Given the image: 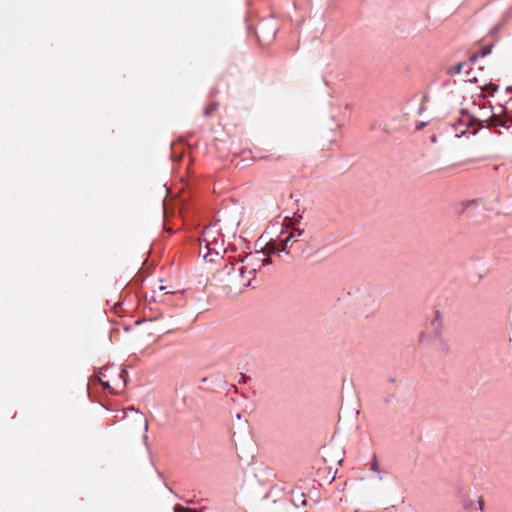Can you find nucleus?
I'll return each mask as SVG.
<instances>
[{
  "instance_id": "f257e3e1",
  "label": "nucleus",
  "mask_w": 512,
  "mask_h": 512,
  "mask_svg": "<svg viewBox=\"0 0 512 512\" xmlns=\"http://www.w3.org/2000/svg\"><path fill=\"white\" fill-rule=\"evenodd\" d=\"M199 245L200 253L209 262L215 261V257L226 252L224 235L216 224L204 228Z\"/></svg>"
},
{
  "instance_id": "f03ea898",
  "label": "nucleus",
  "mask_w": 512,
  "mask_h": 512,
  "mask_svg": "<svg viewBox=\"0 0 512 512\" xmlns=\"http://www.w3.org/2000/svg\"><path fill=\"white\" fill-rule=\"evenodd\" d=\"M263 256V254L261 255L259 252H256L246 255L245 258L241 260L243 265L239 268L241 278L240 290L250 287L256 271L260 270L263 265L271 263V259L268 255L266 258H263Z\"/></svg>"
},
{
  "instance_id": "7ed1b4c3",
  "label": "nucleus",
  "mask_w": 512,
  "mask_h": 512,
  "mask_svg": "<svg viewBox=\"0 0 512 512\" xmlns=\"http://www.w3.org/2000/svg\"><path fill=\"white\" fill-rule=\"evenodd\" d=\"M294 237L295 233L290 232L284 239L280 240L279 242L267 243L265 250H263V255L270 256L271 254L279 253L282 251L289 253V250H287V242H290Z\"/></svg>"
},
{
  "instance_id": "20e7f679",
  "label": "nucleus",
  "mask_w": 512,
  "mask_h": 512,
  "mask_svg": "<svg viewBox=\"0 0 512 512\" xmlns=\"http://www.w3.org/2000/svg\"><path fill=\"white\" fill-rule=\"evenodd\" d=\"M432 325L434 327V335L433 336H431L427 333H423L421 335L420 340L424 344H434L436 342H440V343L443 342L442 337H441L442 323H441L440 319L438 318V316L436 317L435 320H433Z\"/></svg>"
},
{
  "instance_id": "39448f33",
  "label": "nucleus",
  "mask_w": 512,
  "mask_h": 512,
  "mask_svg": "<svg viewBox=\"0 0 512 512\" xmlns=\"http://www.w3.org/2000/svg\"><path fill=\"white\" fill-rule=\"evenodd\" d=\"M464 66H465L464 62H459V63L451 66L447 70V74H449V75H458V74H460L462 72Z\"/></svg>"
},
{
  "instance_id": "423d86ee",
  "label": "nucleus",
  "mask_w": 512,
  "mask_h": 512,
  "mask_svg": "<svg viewBox=\"0 0 512 512\" xmlns=\"http://www.w3.org/2000/svg\"><path fill=\"white\" fill-rule=\"evenodd\" d=\"M218 109V103H210L203 111L205 116H211Z\"/></svg>"
},
{
  "instance_id": "0eeeda50",
  "label": "nucleus",
  "mask_w": 512,
  "mask_h": 512,
  "mask_svg": "<svg viewBox=\"0 0 512 512\" xmlns=\"http://www.w3.org/2000/svg\"><path fill=\"white\" fill-rule=\"evenodd\" d=\"M370 470L373 472H380V466L379 462L377 460V457L374 455L371 462H370Z\"/></svg>"
},
{
  "instance_id": "6e6552de",
  "label": "nucleus",
  "mask_w": 512,
  "mask_h": 512,
  "mask_svg": "<svg viewBox=\"0 0 512 512\" xmlns=\"http://www.w3.org/2000/svg\"><path fill=\"white\" fill-rule=\"evenodd\" d=\"M466 77H467V79H466L467 82H470V83H477L478 82V79L474 75H472L471 71H467Z\"/></svg>"
},
{
  "instance_id": "1a4fd4ad",
  "label": "nucleus",
  "mask_w": 512,
  "mask_h": 512,
  "mask_svg": "<svg viewBox=\"0 0 512 512\" xmlns=\"http://www.w3.org/2000/svg\"><path fill=\"white\" fill-rule=\"evenodd\" d=\"M498 118L497 116L493 115L490 119H489V123H488V126H497L498 125Z\"/></svg>"
},
{
  "instance_id": "9d476101",
  "label": "nucleus",
  "mask_w": 512,
  "mask_h": 512,
  "mask_svg": "<svg viewBox=\"0 0 512 512\" xmlns=\"http://www.w3.org/2000/svg\"><path fill=\"white\" fill-rule=\"evenodd\" d=\"M490 53H491V47H483L480 55L482 57H485V56L489 55Z\"/></svg>"
},
{
  "instance_id": "9b49d317",
  "label": "nucleus",
  "mask_w": 512,
  "mask_h": 512,
  "mask_svg": "<svg viewBox=\"0 0 512 512\" xmlns=\"http://www.w3.org/2000/svg\"><path fill=\"white\" fill-rule=\"evenodd\" d=\"M174 512H190V509L177 505L174 508Z\"/></svg>"
},
{
  "instance_id": "f8f14e48",
  "label": "nucleus",
  "mask_w": 512,
  "mask_h": 512,
  "mask_svg": "<svg viewBox=\"0 0 512 512\" xmlns=\"http://www.w3.org/2000/svg\"><path fill=\"white\" fill-rule=\"evenodd\" d=\"M479 55H480L479 53H474V54H472V55L469 57V61H470L471 63H475V62L477 61V59H478Z\"/></svg>"
},
{
  "instance_id": "ddd939ff",
  "label": "nucleus",
  "mask_w": 512,
  "mask_h": 512,
  "mask_svg": "<svg viewBox=\"0 0 512 512\" xmlns=\"http://www.w3.org/2000/svg\"><path fill=\"white\" fill-rule=\"evenodd\" d=\"M291 232H294V233H295V237L293 238V239H295V240H296L298 237H300V236L302 235V233H303V231H302V230H300V229H296V228H294Z\"/></svg>"
},
{
  "instance_id": "4468645a",
  "label": "nucleus",
  "mask_w": 512,
  "mask_h": 512,
  "mask_svg": "<svg viewBox=\"0 0 512 512\" xmlns=\"http://www.w3.org/2000/svg\"><path fill=\"white\" fill-rule=\"evenodd\" d=\"M99 381L105 389L110 388V384L107 381H104L101 377H99Z\"/></svg>"
},
{
  "instance_id": "2eb2a0df",
  "label": "nucleus",
  "mask_w": 512,
  "mask_h": 512,
  "mask_svg": "<svg viewBox=\"0 0 512 512\" xmlns=\"http://www.w3.org/2000/svg\"><path fill=\"white\" fill-rule=\"evenodd\" d=\"M292 247V245H290V242H287V250L290 251V248Z\"/></svg>"
},
{
  "instance_id": "dca6fc26",
  "label": "nucleus",
  "mask_w": 512,
  "mask_h": 512,
  "mask_svg": "<svg viewBox=\"0 0 512 512\" xmlns=\"http://www.w3.org/2000/svg\"><path fill=\"white\" fill-rule=\"evenodd\" d=\"M144 428H145V431H147L148 425L146 422H144Z\"/></svg>"
}]
</instances>
